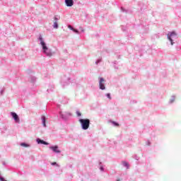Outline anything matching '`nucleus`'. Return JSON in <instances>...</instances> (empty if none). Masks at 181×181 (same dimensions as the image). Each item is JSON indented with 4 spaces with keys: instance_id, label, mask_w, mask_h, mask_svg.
<instances>
[{
    "instance_id": "f257e3e1",
    "label": "nucleus",
    "mask_w": 181,
    "mask_h": 181,
    "mask_svg": "<svg viewBox=\"0 0 181 181\" xmlns=\"http://www.w3.org/2000/svg\"><path fill=\"white\" fill-rule=\"evenodd\" d=\"M39 40L42 47L43 52L45 53L48 57H52L53 56V52H52V51L49 49V48L46 45V42H45V40H43V37H42V35L39 36Z\"/></svg>"
},
{
    "instance_id": "f03ea898",
    "label": "nucleus",
    "mask_w": 181,
    "mask_h": 181,
    "mask_svg": "<svg viewBox=\"0 0 181 181\" xmlns=\"http://www.w3.org/2000/svg\"><path fill=\"white\" fill-rule=\"evenodd\" d=\"M79 122L81 124V127L83 129H88L90 128V119H79Z\"/></svg>"
},
{
    "instance_id": "7ed1b4c3",
    "label": "nucleus",
    "mask_w": 181,
    "mask_h": 181,
    "mask_svg": "<svg viewBox=\"0 0 181 181\" xmlns=\"http://www.w3.org/2000/svg\"><path fill=\"white\" fill-rule=\"evenodd\" d=\"M176 36H177V34H176V33L175 31L168 33V34L167 35V37H168V40H170V42H171L172 45H173L175 43V42H173V39H175V37H176Z\"/></svg>"
},
{
    "instance_id": "20e7f679",
    "label": "nucleus",
    "mask_w": 181,
    "mask_h": 181,
    "mask_svg": "<svg viewBox=\"0 0 181 181\" xmlns=\"http://www.w3.org/2000/svg\"><path fill=\"white\" fill-rule=\"evenodd\" d=\"M104 83H105V80H104V78H100L99 87L100 90H105V86H104Z\"/></svg>"
},
{
    "instance_id": "39448f33",
    "label": "nucleus",
    "mask_w": 181,
    "mask_h": 181,
    "mask_svg": "<svg viewBox=\"0 0 181 181\" xmlns=\"http://www.w3.org/2000/svg\"><path fill=\"white\" fill-rule=\"evenodd\" d=\"M49 149H52L53 152H55V153H60L62 152L60 150H59V146H51L49 147Z\"/></svg>"
},
{
    "instance_id": "423d86ee",
    "label": "nucleus",
    "mask_w": 181,
    "mask_h": 181,
    "mask_svg": "<svg viewBox=\"0 0 181 181\" xmlns=\"http://www.w3.org/2000/svg\"><path fill=\"white\" fill-rule=\"evenodd\" d=\"M11 115H12L13 119L16 121V122H20L19 116L15 112H11Z\"/></svg>"
},
{
    "instance_id": "0eeeda50",
    "label": "nucleus",
    "mask_w": 181,
    "mask_h": 181,
    "mask_svg": "<svg viewBox=\"0 0 181 181\" xmlns=\"http://www.w3.org/2000/svg\"><path fill=\"white\" fill-rule=\"evenodd\" d=\"M65 4L66 6H73L74 1L73 0H65Z\"/></svg>"
},
{
    "instance_id": "6e6552de",
    "label": "nucleus",
    "mask_w": 181,
    "mask_h": 181,
    "mask_svg": "<svg viewBox=\"0 0 181 181\" xmlns=\"http://www.w3.org/2000/svg\"><path fill=\"white\" fill-rule=\"evenodd\" d=\"M37 144H42V145H49V143H47L43 140H40V139H37Z\"/></svg>"
},
{
    "instance_id": "1a4fd4ad",
    "label": "nucleus",
    "mask_w": 181,
    "mask_h": 181,
    "mask_svg": "<svg viewBox=\"0 0 181 181\" xmlns=\"http://www.w3.org/2000/svg\"><path fill=\"white\" fill-rule=\"evenodd\" d=\"M54 19H55L56 21H54V28L55 29H57V28H59V25L57 24V18L55 17Z\"/></svg>"
},
{
    "instance_id": "9d476101",
    "label": "nucleus",
    "mask_w": 181,
    "mask_h": 181,
    "mask_svg": "<svg viewBox=\"0 0 181 181\" xmlns=\"http://www.w3.org/2000/svg\"><path fill=\"white\" fill-rule=\"evenodd\" d=\"M42 125L44 127H46V117H42Z\"/></svg>"
},
{
    "instance_id": "9b49d317",
    "label": "nucleus",
    "mask_w": 181,
    "mask_h": 181,
    "mask_svg": "<svg viewBox=\"0 0 181 181\" xmlns=\"http://www.w3.org/2000/svg\"><path fill=\"white\" fill-rule=\"evenodd\" d=\"M21 146H23L24 148H29V144H26V143H21Z\"/></svg>"
},
{
    "instance_id": "f8f14e48",
    "label": "nucleus",
    "mask_w": 181,
    "mask_h": 181,
    "mask_svg": "<svg viewBox=\"0 0 181 181\" xmlns=\"http://www.w3.org/2000/svg\"><path fill=\"white\" fill-rule=\"evenodd\" d=\"M123 165L126 166V168H129V164L125 161L122 162Z\"/></svg>"
},
{
    "instance_id": "ddd939ff",
    "label": "nucleus",
    "mask_w": 181,
    "mask_h": 181,
    "mask_svg": "<svg viewBox=\"0 0 181 181\" xmlns=\"http://www.w3.org/2000/svg\"><path fill=\"white\" fill-rule=\"evenodd\" d=\"M112 124H113V125H115V127H119V124H118L115 122H112Z\"/></svg>"
},
{
    "instance_id": "4468645a",
    "label": "nucleus",
    "mask_w": 181,
    "mask_h": 181,
    "mask_svg": "<svg viewBox=\"0 0 181 181\" xmlns=\"http://www.w3.org/2000/svg\"><path fill=\"white\" fill-rule=\"evenodd\" d=\"M107 98H109L110 100H111V95L110 93H107Z\"/></svg>"
},
{
    "instance_id": "2eb2a0df",
    "label": "nucleus",
    "mask_w": 181,
    "mask_h": 181,
    "mask_svg": "<svg viewBox=\"0 0 181 181\" xmlns=\"http://www.w3.org/2000/svg\"><path fill=\"white\" fill-rule=\"evenodd\" d=\"M78 117H81V113L79 111L76 112Z\"/></svg>"
},
{
    "instance_id": "dca6fc26",
    "label": "nucleus",
    "mask_w": 181,
    "mask_h": 181,
    "mask_svg": "<svg viewBox=\"0 0 181 181\" xmlns=\"http://www.w3.org/2000/svg\"><path fill=\"white\" fill-rule=\"evenodd\" d=\"M69 29H71V30H73L74 28H73V27H71V25H69L68 26Z\"/></svg>"
},
{
    "instance_id": "f3484780",
    "label": "nucleus",
    "mask_w": 181,
    "mask_h": 181,
    "mask_svg": "<svg viewBox=\"0 0 181 181\" xmlns=\"http://www.w3.org/2000/svg\"><path fill=\"white\" fill-rule=\"evenodd\" d=\"M72 30H73L74 32H75V33H78V30H76V29H74V28Z\"/></svg>"
},
{
    "instance_id": "a211bd4d",
    "label": "nucleus",
    "mask_w": 181,
    "mask_h": 181,
    "mask_svg": "<svg viewBox=\"0 0 181 181\" xmlns=\"http://www.w3.org/2000/svg\"><path fill=\"white\" fill-rule=\"evenodd\" d=\"M0 180H1V181H8V180H5L4 177H0Z\"/></svg>"
},
{
    "instance_id": "6ab92c4d",
    "label": "nucleus",
    "mask_w": 181,
    "mask_h": 181,
    "mask_svg": "<svg viewBox=\"0 0 181 181\" xmlns=\"http://www.w3.org/2000/svg\"><path fill=\"white\" fill-rule=\"evenodd\" d=\"M52 166H54V165H56V162L52 163Z\"/></svg>"
},
{
    "instance_id": "aec40b11",
    "label": "nucleus",
    "mask_w": 181,
    "mask_h": 181,
    "mask_svg": "<svg viewBox=\"0 0 181 181\" xmlns=\"http://www.w3.org/2000/svg\"><path fill=\"white\" fill-rule=\"evenodd\" d=\"M119 180H119V179H117V181H119Z\"/></svg>"
}]
</instances>
